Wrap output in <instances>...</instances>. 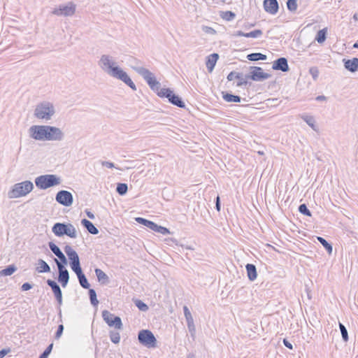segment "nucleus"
<instances>
[{
    "instance_id": "nucleus-1",
    "label": "nucleus",
    "mask_w": 358,
    "mask_h": 358,
    "mask_svg": "<svg viewBox=\"0 0 358 358\" xmlns=\"http://www.w3.org/2000/svg\"><path fill=\"white\" fill-rule=\"evenodd\" d=\"M99 66L101 69L111 77L118 79L129 86L132 90H136V86L128 74L120 66L115 65L112 57L108 55H101L99 61Z\"/></svg>"
},
{
    "instance_id": "nucleus-2",
    "label": "nucleus",
    "mask_w": 358,
    "mask_h": 358,
    "mask_svg": "<svg viewBox=\"0 0 358 358\" xmlns=\"http://www.w3.org/2000/svg\"><path fill=\"white\" fill-rule=\"evenodd\" d=\"M29 136L36 141H60L64 134L58 127L49 125H33L29 129Z\"/></svg>"
},
{
    "instance_id": "nucleus-3",
    "label": "nucleus",
    "mask_w": 358,
    "mask_h": 358,
    "mask_svg": "<svg viewBox=\"0 0 358 358\" xmlns=\"http://www.w3.org/2000/svg\"><path fill=\"white\" fill-rule=\"evenodd\" d=\"M129 66L138 75L143 77L150 89L157 84L155 75L148 69L142 66V62L136 57H131L128 60Z\"/></svg>"
},
{
    "instance_id": "nucleus-4",
    "label": "nucleus",
    "mask_w": 358,
    "mask_h": 358,
    "mask_svg": "<svg viewBox=\"0 0 358 358\" xmlns=\"http://www.w3.org/2000/svg\"><path fill=\"white\" fill-rule=\"evenodd\" d=\"M158 96L166 98L170 103L180 108H185V104L182 99L176 94L170 88H161V83L157 81V84L151 89Z\"/></svg>"
},
{
    "instance_id": "nucleus-5",
    "label": "nucleus",
    "mask_w": 358,
    "mask_h": 358,
    "mask_svg": "<svg viewBox=\"0 0 358 358\" xmlns=\"http://www.w3.org/2000/svg\"><path fill=\"white\" fill-rule=\"evenodd\" d=\"M34 189V185L30 180L15 183L8 192L10 199H16L26 196Z\"/></svg>"
},
{
    "instance_id": "nucleus-6",
    "label": "nucleus",
    "mask_w": 358,
    "mask_h": 358,
    "mask_svg": "<svg viewBox=\"0 0 358 358\" xmlns=\"http://www.w3.org/2000/svg\"><path fill=\"white\" fill-rule=\"evenodd\" d=\"M34 182L38 189H46L59 185L61 179L57 175L45 174L36 177Z\"/></svg>"
},
{
    "instance_id": "nucleus-7",
    "label": "nucleus",
    "mask_w": 358,
    "mask_h": 358,
    "mask_svg": "<svg viewBox=\"0 0 358 358\" xmlns=\"http://www.w3.org/2000/svg\"><path fill=\"white\" fill-rule=\"evenodd\" d=\"M52 231L58 237H61L64 235L68 236L71 238H76L77 237L76 228L71 223L57 222L53 225Z\"/></svg>"
},
{
    "instance_id": "nucleus-8",
    "label": "nucleus",
    "mask_w": 358,
    "mask_h": 358,
    "mask_svg": "<svg viewBox=\"0 0 358 358\" xmlns=\"http://www.w3.org/2000/svg\"><path fill=\"white\" fill-rule=\"evenodd\" d=\"M55 113L52 103L44 101L36 106L34 115L38 119L50 120Z\"/></svg>"
},
{
    "instance_id": "nucleus-9",
    "label": "nucleus",
    "mask_w": 358,
    "mask_h": 358,
    "mask_svg": "<svg viewBox=\"0 0 358 358\" xmlns=\"http://www.w3.org/2000/svg\"><path fill=\"white\" fill-rule=\"evenodd\" d=\"M138 340L141 344L148 348L157 347V339L153 333L148 329L141 330L138 334Z\"/></svg>"
},
{
    "instance_id": "nucleus-10",
    "label": "nucleus",
    "mask_w": 358,
    "mask_h": 358,
    "mask_svg": "<svg viewBox=\"0 0 358 358\" xmlns=\"http://www.w3.org/2000/svg\"><path fill=\"white\" fill-rule=\"evenodd\" d=\"M271 77L270 73L264 71L259 66H250L249 73L245 75V78L255 82H262Z\"/></svg>"
},
{
    "instance_id": "nucleus-11",
    "label": "nucleus",
    "mask_w": 358,
    "mask_h": 358,
    "mask_svg": "<svg viewBox=\"0 0 358 358\" xmlns=\"http://www.w3.org/2000/svg\"><path fill=\"white\" fill-rule=\"evenodd\" d=\"M76 5L73 2H69L66 4H61L55 8L52 13L57 16L69 17L75 14Z\"/></svg>"
},
{
    "instance_id": "nucleus-12",
    "label": "nucleus",
    "mask_w": 358,
    "mask_h": 358,
    "mask_svg": "<svg viewBox=\"0 0 358 358\" xmlns=\"http://www.w3.org/2000/svg\"><path fill=\"white\" fill-rule=\"evenodd\" d=\"M135 220L138 223H139L143 226H145L146 227L149 228L150 229L152 230L153 231L159 233L163 235L170 234V231L169 229H167L166 227L158 225L157 224H156L155 222H154L151 220H149L145 218L141 217H138Z\"/></svg>"
},
{
    "instance_id": "nucleus-13",
    "label": "nucleus",
    "mask_w": 358,
    "mask_h": 358,
    "mask_svg": "<svg viewBox=\"0 0 358 358\" xmlns=\"http://www.w3.org/2000/svg\"><path fill=\"white\" fill-rule=\"evenodd\" d=\"M102 317L109 327H114L117 329H122L123 324L119 316H116L108 310H104L102 311Z\"/></svg>"
},
{
    "instance_id": "nucleus-14",
    "label": "nucleus",
    "mask_w": 358,
    "mask_h": 358,
    "mask_svg": "<svg viewBox=\"0 0 358 358\" xmlns=\"http://www.w3.org/2000/svg\"><path fill=\"white\" fill-rule=\"evenodd\" d=\"M55 200L59 204L69 207L73 204V194L67 190H60L57 193Z\"/></svg>"
},
{
    "instance_id": "nucleus-15",
    "label": "nucleus",
    "mask_w": 358,
    "mask_h": 358,
    "mask_svg": "<svg viewBox=\"0 0 358 358\" xmlns=\"http://www.w3.org/2000/svg\"><path fill=\"white\" fill-rule=\"evenodd\" d=\"M48 245H49L50 250L52 252V253L55 256H57V258L59 259V260H58L55 258V262L56 264L57 265V264H59V265H60L61 264H62V265L67 264V263H68L67 259L65 257V255H64V253L62 252L60 248L56 244H55L53 242H49Z\"/></svg>"
},
{
    "instance_id": "nucleus-16",
    "label": "nucleus",
    "mask_w": 358,
    "mask_h": 358,
    "mask_svg": "<svg viewBox=\"0 0 358 358\" xmlns=\"http://www.w3.org/2000/svg\"><path fill=\"white\" fill-rule=\"evenodd\" d=\"M66 264H62L59 265L57 264V268H58V282L62 285V287L63 288H65L67 285L69 280V273L68 270L66 268L65 266Z\"/></svg>"
},
{
    "instance_id": "nucleus-17",
    "label": "nucleus",
    "mask_w": 358,
    "mask_h": 358,
    "mask_svg": "<svg viewBox=\"0 0 358 358\" xmlns=\"http://www.w3.org/2000/svg\"><path fill=\"white\" fill-rule=\"evenodd\" d=\"M272 69L276 71L287 72L289 70L287 59L285 57H280L273 63Z\"/></svg>"
},
{
    "instance_id": "nucleus-18",
    "label": "nucleus",
    "mask_w": 358,
    "mask_h": 358,
    "mask_svg": "<svg viewBox=\"0 0 358 358\" xmlns=\"http://www.w3.org/2000/svg\"><path fill=\"white\" fill-rule=\"evenodd\" d=\"M264 8L266 12L275 15L278 12L279 4L277 0H264Z\"/></svg>"
},
{
    "instance_id": "nucleus-19",
    "label": "nucleus",
    "mask_w": 358,
    "mask_h": 358,
    "mask_svg": "<svg viewBox=\"0 0 358 358\" xmlns=\"http://www.w3.org/2000/svg\"><path fill=\"white\" fill-rule=\"evenodd\" d=\"M64 250L69 259V264L80 262L78 253L70 245H66Z\"/></svg>"
},
{
    "instance_id": "nucleus-20",
    "label": "nucleus",
    "mask_w": 358,
    "mask_h": 358,
    "mask_svg": "<svg viewBox=\"0 0 358 358\" xmlns=\"http://www.w3.org/2000/svg\"><path fill=\"white\" fill-rule=\"evenodd\" d=\"M218 59L219 55L217 53H213L207 57L206 64L208 72L210 73L213 71Z\"/></svg>"
},
{
    "instance_id": "nucleus-21",
    "label": "nucleus",
    "mask_w": 358,
    "mask_h": 358,
    "mask_svg": "<svg viewBox=\"0 0 358 358\" xmlns=\"http://www.w3.org/2000/svg\"><path fill=\"white\" fill-rule=\"evenodd\" d=\"M344 66L349 71L354 73L358 70V58H352V59H344Z\"/></svg>"
},
{
    "instance_id": "nucleus-22",
    "label": "nucleus",
    "mask_w": 358,
    "mask_h": 358,
    "mask_svg": "<svg viewBox=\"0 0 358 358\" xmlns=\"http://www.w3.org/2000/svg\"><path fill=\"white\" fill-rule=\"evenodd\" d=\"M81 224L87 229L90 234L92 235H96L99 234V229L91 221L84 218L81 220Z\"/></svg>"
},
{
    "instance_id": "nucleus-23",
    "label": "nucleus",
    "mask_w": 358,
    "mask_h": 358,
    "mask_svg": "<svg viewBox=\"0 0 358 358\" xmlns=\"http://www.w3.org/2000/svg\"><path fill=\"white\" fill-rule=\"evenodd\" d=\"M95 274L98 282L102 285H106L110 282L108 276L100 268H95Z\"/></svg>"
},
{
    "instance_id": "nucleus-24",
    "label": "nucleus",
    "mask_w": 358,
    "mask_h": 358,
    "mask_svg": "<svg viewBox=\"0 0 358 358\" xmlns=\"http://www.w3.org/2000/svg\"><path fill=\"white\" fill-rule=\"evenodd\" d=\"M245 268L248 279L251 281L255 280L257 277L256 266L252 264H248Z\"/></svg>"
},
{
    "instance_id": "nucleus-25",
    "label": "nucleus",
    "mask_w": 358,
    "mask_h": 358,
    "mask_svg": "<svg viewBox=\"0 0 358 358\" xmlns=\"http://www.w3.org/2000/svg\"><path fill=\"white\" fill-rule=\"evenodd\" d=\"M222 94L223 99L225 101L229 102V103H231V102L239 103V102H241V101L242 99L240 96L234 95V94H231L227 92H222Z\"/></svg>"
},
{
    "instance_id": "nucleus-26",
    "label": "nucleus",
    "mask_w": 358,
    "mask_h": 358,
    "mask_svg": "<svg viewBox=\"0 0 358 358\" xmlns=\"http://www.w3.org/2000/svg\"><path fill=\"white\" fill-rule=\"evenodd\" d=\"M36 270L38 273H48L50 271V266L43 259H39Z\"/></svg>"
},
{
    "instance_id": "nucleus-27",
    "label": "nucleus",
    "mask_w": 358,
    "mask_h": 358,
    "mask_svg": "<svg viewBox=\"0 0 358 358\" xmlns=\"http://www.w3.org/2000/svg\"><path fill=\"white\" fill-rule=\"evenodd\" d=\"M80 286L88 291H94L93 289H90V284L89 283L85 275L83 273L80 274L77 276Z\"/></svg>"
},
{
    "instance_id": "nucleus-28",
    "label": "nucleus",
    "mask_w": 358,
    "mask_h": 358,
    "mask_svg": "<svg viewBox=\"0 0 358 358\" xmlns=\"http://www.w3.org/2000/svg\"><path fill=\"white\" fill-rule=\"evenodd\" d=\"M327 28L324 27L320 30H319L315 36V41H317L318 43H323L327 39Z\"/></svg>"
},
{
    "instance_id": "nucleus-29",
    "label": "nucleus",
    "mask_w": 358,
    "mask_h": 358,
    "mask_svg": "<svg viewBox=\"0 0 358 358\" xmlns=\"http://www.w3.org/2000/svg\"><path fill=\"white\" fill-rule=\"evenodd\" d=\"M267 56L261 52H253L247 55V59L250 61L256 62L259 60H266Z\"/></svg>"
},
{
    "instance_id": "nucleus-30",
    "label": "nucleus",
    "mask_w": 358,
    "mask_h": 358,
    "mask_svg": "<svg viewBox=\"0 0 358 358\" xmlns=\"http://www.w3.org/2000/svg\"><path fill=\"white\" fill-rule=\"evenodd\" d=\"M186 320V322H187V328H188V330L190 333V335L192 338L193 340L195 339V336H196V327H195V325H194V319H193V317H189L188 319H185Z\"/></svg>"
},
{
    "instance_id": "nucleus-31",
    "label": "nucleus",
    "mask_w": 358,
    "mask_h": 358,
    "mask_svg": "<svg viewBox=\"0 0 358 358\" xmlns=\"http://www.w3.org/2000/svg\"><path fill=\"white\" fill-rule=\"evenodd\" d=\"M220 16L222 19L227 22H230L232 21L236 17V14L235 13L231 10L220 11Z\"/></svg>"
},
{
    "instance_id": "nucleus-32",
    "label": "nucleus",
    "mask_w": 358,
    "mask_h": 358,
    "mask_svg": "<svg viewBox=\"0 0 358 358\" xmlns=\"http://www.w3.org/2000/svg\"><path fill=\"white\" fill-rule=\"evenodd\" d=\"M317 241L322 245L325 248L329 255L332 253L333 247L332 245L329 243L326 239L321 236H317Z\"/></svg>"
},
{
    "instance_id": "nucleus-33",
    "label": "nucleus",
    "mask_w": 358,
    "mask_h": 358,
    "mask_svg": "<svg viewBox=\"0 0 358 358\" xmlns=\"http://www.w3.org/2000/svg\"><path fill=\"white\" fill-rule=\"evenodd\" d=\"M128 191V185L127 183L119 182L117 184L116 192L120 196H124Z\"/></svg>"
},
{
    "instance_id": "nucleus-34",
    "label": "nucleus",
    "mask_w": 358,
    "mask_h": 358,
    "mask_svg": "<svg viewBox=\"0 0 358 358\" xmlns=\"http://www.w3.org/2000/svg\"><path fill=\"white\" fill-rule=\"evenodd\" d=\"M109 336L111 342L118 344L120 341V334L118 331L111 330L109 332Z\"/></svg>"
},
{
    "instance_id": "nucleus-35",
    "label": "nucleus",
    "mask_w": 358,
    "mask_h": 358,
    "mask_svg": "<svg viewBox=\"0 0 358 358\" xmlns=\"http://www.w3.org/2000/svg\"><path fill=\"white\" fill-rule=\"evenodd\" d=\"M17 270L14 264L9 265L4 269L1 270V275L8 276L12 275Z\"/></svg>"
},
{
    "instance_id": "nucleus-36",
    "label": "nucleus",
    "mask_w": 358,
    "mask_h": 358,
    "mask_svg": "<svg viewBox=\"0 0 358 358\" xmlns=\"http://www.w3.org/2000/svg\"><path fill=\"white\" fill-rule=\"evenodd\" d=\"M302 119L313 130H315V131L316 130L315 125V119H314V117L313 116L304 115V116H302Z\"/></svg>"
},
{
    "instance_id": "nucleus-37",
    "label": "nucleus",
    "mask_w": 358,
    "mask_h": 358,
    "mask_svg": "<svg viewBox=\"0 0 358 358\" xmlns=\"http://www.w3.org/2000/svg\"><path fill=\"white\" fill-rule=\"evenodd\" d=\"M287 8L289 11L292 13H294L298 8L297 1L296 0H287Z\"/></svg>"
},
{
    "instance_id": "nucleus-38",
    "label": "nucleus",
    "mask_w": 358,
    "mask_h": 358,
    "mask_svg": "<svg viewBox=\"0 0 358 358\" xmlns=\"http://www.w3.org/2000/svg\"><path fill=\"white\" fill-rule=\"evenodd\" d=\"M299 212L303 215L311 217L312 213L310 210L308 208L307 206L305 203H302L299 206Z\"/></svg>"
},
{
    "instance_id": "nucleus-39",
    "label": "nucleus",
    "mask_w": 358,
    "mask_h": 358,
    "mask_svg": "<svg viewBox=\"0 0 358 358\" xmlns=\"http://www.w3.org/2000/svg\"><path fill=\"white\" fill-rule=\"evenodd\" d=\"M70 266L72 271L77 275V276L83 273L80 262L75 264H71Z\"/></svg>"
},
{
    "instance_id": "nucleus-40",
    "label": "nucleus",
    "mask_w": 358,
    "mask_h": 358,
    "mask_svg": "<svg viewBox=\"0 0 358 358\" xmlns=\"http://www.w3.org/2000/svg\"><path fill=\"white\" fill-rule=\"evenodd\" d=\"M263 32L261 29H255L250 32L245 33L246 38H259L262 36Z\"/></svg>"
},
{
    "instance_id": "nucleus-41",
    "label": "nucleus",
    "mask_w": 358,
    "mask_h": 358,
    "mask_svg": "<svg viewBox=\"0 0 358 358\" xmlns=\"http://www.w3.org/2000/svg\"><path fill=\"white\" fill-rule=\"evenodd\" d=\"M339 329L341 330L342 338L344 341H348L349 339L348 330L343 324L339 322Z\"/></svg>"
},
{
    "instance_id": "nucleus-42",
    "label": "nucleus",
    "mask_w": 358,
    "mask_h": 358,
    "mask_svg": "<svg viewBox=\"0 0 358 358\" xmlns=\"http://www.w3.org/2000/svg\"><path fill=\"white\" fill-rule=\"evenodd\" d=\"M134 303L136 307L141 311H147L149 309V307L147 304L143 302L141 300L136 299L134 301Z\"/></svg>"
},
{
    "instance_id": "nucleus-43",
    "label": "nucleus",
    "mask_w": 358,
    "mask_h": 358,
    "mask_svg": "<svg viewBox=\"0 0 358 358\" xmlns=\"http://www.w3.org/2000/svg\"><path fill=\"white\" fill-rule=\"evenodd\" d=\"M47 283L51 287L52 291H62L60 287L56 281L48 279L47 280Z\"/></svg>"
},
{
    "instance_id": "nucleus-44",
    "label": "nucleus",
    "mask_w": 358,
    "mask_h": 358,
    "mask_svg": "<svg viewBox=\"0 0 358 358\" xmlns=\"http://www.w3.org/2000/svg\"><path fill=\"white\" fill-rule=\"evenodd\" d=\"M52 348L53 343H50L43 351V352L39 356V358H48L52 352Z\"/></svg>"
},
{
    "instance_id": "nucleus-45",
    "label": "nucleus",
    "mask_w": 358,
    "mask_h": 358,
    "mask_svg": "<svg viewBox=\"0 0 358 358\" xmlns=\"http://www.w3.org/2000/svg\"><path fill=\"white\" fill-rule=\"evenodd\" d=\"M89 294L92 305L94 307H96L99 304V301L96 296V292H89Z\"/></svg>"
},
{
    "instance_id": "nucleus-46",
    "label": "nucleus",
    "mask_w": 358,
    "mask_h": 358,
    "mask_svg": "<svg viewBox=\"0 0 358 358\" xmlns=\"http://www.w3.org/2000/svg\"><path fill=\"white\" fill-rule=\"evenodd\" d=\"M201 29L206 34H210V35H215L217 33V31L213 27L206 26V25H203L201 27Z\"/></svg>"
},
{
    "instance_id": "nucleus-47",
    "label": "nucleus",
    "mask_w": 358,
    "mask_h": 358,
    "mask_svg": "<svg viewBox=\"0 0 358 358\" xmlns=\"http://www.w3.org/2000/svg\"><path fill=\"white\" fill-rule=\"evenodd\" d=\"M241 78V73L236 72V71H231L230 72L227 78L229 81L233 80L234 78Z\"/></svg>"
},
{
    "instance_id": "nucleus-48",
    "label": "nucleus",
    "mask_w": 358,
    "mask_h": 358,
    "mask_svg": "<svg viewBox=\"0 0 358 358\" xmlns=\"http://www.w3.org/2000/svg\"><path fill=\"white\" fill-rule=\"evenodd\" d=\"M309 73L312 76L314 80H316L319 76V70L317 67L313 66L310 68Z\"/></svg>"
},
{
    "instance_id": "nucleus-49",
    "label": "nucleus",
    "mask_w": 358,
    "mask_h": 358,
    "mask_svg": "<svg viewBox=\"0 0 358 358\" xmlns=\"http://www.w3.org/2000/svg\"><path fill=\"white\" fill-rule=\"evenodd\" d=\"M237 79L238 80V81L236 83L237 87H241L243 85H246L248 84V81H247L248 79H246L245 77L243 78V76L242 73H241V78H237Z\"/></svg>"
},
{
    "instance_id": "nucleus-50",
    "label": "nucleus",
    "mask_w": 358,
    "mask_h": 358,
    "mask_svg": "<svg viewBox=\"0 0 358 358\" xmlns=\"http://www.w3.org/2000/svg\"><path fill=\"white\" fill-rule=\"evenodd\" d=\"M63 331H64L63 324H59L57 327V331L55 333V336L56 339H58L61 337V336L62 335Z\"/></svg>"
},
{
    "instance_id": "nucleus-51",
    "label": "nucleus",
    "mask_w": 358,
    "mask_h": 358,
    "mask_svg": "<svg viewBox=\"0 0 358 358\" xmlns=\"http://www.w3.org/2000/svg\"><path fill=\"white\" fill-rule=\"evenodd\" d=\"M54 294L59 306H61L62 303V292H54Z\"/></svg>"
},
{
    "instance_id": "nucleus-52",
    "label": "nucleus",
    "mask_w": 358,
    "mask_h": 358,
    "mask_svg": "<svg viewBox=\"0 0 358 358\" xmlns=\"http://www.w3.org/2000/svg\"><path fill=\"white\" fill-rule=\"evenodd\" d=\"M183 311H184V315H185V319H188L189 317H192V315L189 308H187V306H184Z\"/></svg>"
},
{
    "instance_id": "nucleus-53",
    "label": "nucleus",
    "mask_w": 358,
    "mask_h": 358,
    "mask_svg": "<svg viewBox=\"0 0 358 358\" xmlns=\"http://www.w3.org/2000/svg\"><path fill=\"white\" fill-rule=\"evenodd\" d=\"M103 166H106L109 169L115 168V164L113 162L103 161L101 162Z\"/></svg>"
},
{
    "instance_id": "nucleus-54",
    "label": "nucleus",
    "mask_w": 358,
    "mask_h": 358,
    "mask_svg": "<svg viewBox=\"0 0 358 358\" xmlns=\"http://www.w3.org/2000/svg\"><path fill=\"white\" fill-rule=\"evenodd\" d=\"M32 288V285L29 282H24L22 286V291H28Z\"/></svg>"
},
{
    "instance_id": "nucleus-55",
    "label": "nucleus",
    "mask_w": 358,
    "mask_h": 358,
    "mask_svg": "<svg viewBox=\"0 0 358 358\" xmlns=\"http://www.w3.org/2000/svg\"><path fill=\"white\" fill-rule=\"evenodd\" d=\"M283 344L285 345V347H287V348L290 349V350H292L293 349V345L286 338H284L283 339Z\"/></svg>"
},
{
    "instance_id": "nucleus-56",
    "label": "nucleus",
    "mask_w": 358,
    "mask_h": 358,
    "mask_svg": "<svg viewBox=\"0 0 358 358\" xmlns=\"http://www.w3.org/2000/svg\"><path fill=\"white\" fill-rule=\"evenodd\" d=\"M233 36L237 37V36H244L245 37V33L242 31H236L233 34Z\"/></svg>"
},
{
    "instance_id": "nucleus-57",
    "label": "nucleus",
    "mask_w": 358,
    "mask_h": 358,
    "mask_svg": "<svg viewBox=\"0 0 358 358\" xmlns=\"http://www.w3.org/2000/svg\"><path fill=\"white\" fill-rule=\"evenodd\" d=\"M215 208L217 211H220V196H217L216 197V201H215Z\"/></svg>"
},
{
    "instance_id": "nucleus-58",
    "label": "nucleus",
    "mask_w": 358,
    "mask_h": 358,
    "mask_svg": "<svg viewBox=\"0 0 358 358\" xmlns=\"http://www.w3.org/2000/svg\"><path fill=\"white\" fill-rule=\"evenodd\" d=\"M10 351V348L1 349V358H3Z\"/></svg>"
},
{
    "instance_id": "nucleus-59",
    "label": "nucleus",
    "mask_w": 358,
    "mask_h": 358,
    "mask_svg": "<svg viewBox=\"0 0 358 358\" xmlns=\"http://www.w3.org/2000/svg\"><path fill=\"white\" fill-rule=\"evenodd\" d=\"M315 99L318 101H325L327 100V97L324 95H319L315 98Z\"/></svg>"
},
{
    "instance_id": "nucleus-60",
    "label": "nucleus",
    "mask_w": 358,
    "mask_h": 358,
    "mask_svg": "<svg viewBox=\"0 0 358 358\" xmlns=\"http://www.w3.org/2000/svg\"><path fill=\"white\" fill-rule=\"evenodd\" d=\"M86 213H87V217H88L90 219H92V220L94 219V217H94V215L92 212H90V211H87V212H86Z\"/></svg>"
},
{
    "instance_id": "nucleus-61",
    "label": "nucleus",
    "mask_w": 358,
    "mask_h": 358,
    "mask_svg": "<svg viewBox=\"0 0 358 358\" xmlns=\"http://www.w3.org/2000/svg\"><path fill=\"white\" fill-rule=\"evenodd\" d=\"M352 18H353L354 20L357 21L358 20V14L357 13H355L353 15Z\"/></svg>"
},
{
    "instance_id": "nucleus-62",
    "label": "nucleus",
    "mask_w": 358,
    "mask_h": 358,
    "mask_svg": "<svg viewBox=\"0 0 358 358\" xmlns=\"http://www.w3.org/2000/svg\"><path fill=\"white\" fill-rule=\"evenodd\" d=\"M187 358H195V355L192 353L187 355Z\"/></svg>"
},
{
    "instance_id": "nucleus-63",
    "label": "nucleus",
    "mask_w": 358,
    "mask_h": 358,
    "mask_svg": "<svg viewBox=\"0 0 358 358\" xmlns=\"http://www.w3.org/2000/svg\"><path fill=\"white\" fill-rule=\"evenodd\" d=\"M354 48L358 49V41H356L352 46Z\"/></svg>"
},
{
    "instance_id": "nucleus-64",
    "label": "nucleus",
    "mask_w": 358,
    "mask_h": 358,
    "mask_svg": "<svg viewBox=\"0 0 358 358\" xmlns=\"http://www.w3.org/2000/svg\"><path fill=\"white\" fill-rule=\"evenodd\" d=\"M306 294H307V296H308V297L309 299H310V298H311V296H310V292H306Z\"/></svg>"
}]
</instances>
